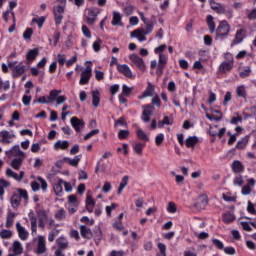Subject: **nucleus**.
<instances>
[{
	"label": "nucleus",
	"mask_w": 256,
	"mask_h": 256,
	"mask_svg": "<svg viewBox=\"0 0 256 256\" xmlns=\"http://www.w3.org/2000/svg\"><path fill=\"white\" fill-rule=\"evenodd\" d=\"M235 65V59L233 58V54L226 53L225 60L219 65V73L225 75V73H229L231 69H233Z\"/></svg>",
	"instance_id": "f257e3e1"
},
{
	"label": "nucleus",
	"mask_w": 256,
	"mask_h": 256,
	"mask_svg": "<svg viewBox=\"0 0 256 256\" xmlns=\"http://www.w3.org/2000/svg\"><path fill=\"white\" fill-rule=\"evenodd\" d=\"M129 59L131 61V67H137V69H139V71H141L142 73H145V71H147V65L145 64V60H143V58H141L139 55L131 54L129 56Z\"/></svg>",
	"instance_id": "f03ea898"
},
{
	"label": "nucleus",
	"mask_w": 256,
	"mask_h": 256,
	"mask_svg": "<svg viewBox=\"0 0 256 256\" xmlns=\"http://www.w3.org/2000/svg\"><path fill=\"white\" fill-rule=\"evenodd\" d=\"M38 181V182H37ZM37 181H32L30 183V187L34 193H37L39 189H42L43 193H47V189L49 185L47 184V181L43 179V177L38 176Z\"/></svg>",
	"instance_id": "7ed1b4c3"
},
{
	"label": "nucleus",
	"mask_w": 256,
	"mask_h": 256,
	"mask_svg": "<svg viewBox=\"0 0 256 256\" xmlns=\"http://www.w3.org/2000/svg\"><path fill=\"white\" fill-rule=\"evenodd\" d=\"M230 31H231V26H229V23L225 20L221 21L219 26L216 29L217 39H225V37L229 35Z\"/></svg>",
	"instance_id": "20e7f679"
},
{
	"label": "nucleus",
	"mask_w": 256,
	"mask_h": 256,
	"mask_svg": "<svg viewBox=\"0 0 256 256\" xmlns=\"http://www.w3.org/2000/svg\"><path fill=\"white\" fill-rule=\"evenodd\" d=\"M37 216H38V227H40V229H45V223L49 221V217H51V211L40 209L37 211Z\"/></svg>",
	"instance_id": "39448f33"
},
{
	"label": "nucleus",
	"mask_w": 256,
	"mask_h": 256,
	"mask_svg": "<svg viewBox=\"0 0 256 256\" xmlns=\"http://www.w3.org/2000/svg\"><path fill=\"white\" fill-rule=\"evenodd\" d=\"M100 11L99 8H88L85 11V17L88 25H95V21H97V17Z\"/></svg>",
	"instance_id": "423d86ee"
},
{
	"label": "nucleus",
	"mask_w": 256,
	"mask_h": 256,
	"mask_svg": "<svg viewBox=\"0 0 256 256\" xmlns=\"http://www.w3.org/2000/svg\"><path fill=\"white\" fill-rule=\"evenodd\" d=\"M142 116H141V120L144 123H149V121H151V117L153 115V113H155V107H153V105L151 104H146L142 106Z\"/></svg>",
	"instance_id": "0eeeda50"
},
{
	"label": "nucleus",
	"mask_w": 256,
	"mask_h": 256,
	"mask_svg": "<svg viewBox=\"0 0 256 256\" xmlns=\"http://www.w3.org/2000/svg\"><path fill=\"white\" fill-rule=\"evenodd\" d=\"M16 63L17 61L9 62L8 67L12 69L13 77H21L25 73V65H23V62H20L18 65Z\"/></svg>",
	"instance_id": "6e6552de"
},
{
	"label": "nucleus",
	"mask_w": 256,
	"mask_h": 256,
	"mask_svg": "<svg viewBox=\"0 0 256 256\" xmlns=\"http://www.w3.org/2000/svg\"><path fill=\"white\" fill-rule=\"evenodd\" d=\"M54 20L57 27L63 23V15L65 14V7L58 5L53 8Z\"/></svg>",
	"instance_id": "1a4fd4ad"
},
{
	"label": "nucleus",
	"mask_w": 256,
	"mask_h": 256,
	"mask_svg": "<svg viewBox=\"0 0 256 256\" xmlns=\"http://www.w3.org/2000/svg\"><path fill=\"white\" fill-rule=\"evenodd\" d=\"M36 255H43V253H47V242L45 241V237L39 236L37 247L34 250Z\"/></svg>",
	"instance_id": "9d476101"
},
{
	"label": "nucleus",
	"mask_w": 256,
	"mask_h": 256,
	"mask_svg": "<svg viewBox=\"0 0 256 256\" xmlns=\"http://www.w3.org/2000/svg\"><path fill=\"white\" fill-rule=\"evenodd\" d=\"M117 70L119 73L124 75V77H127V79H135V75L133 71H131V68L127 64H118Z\"/></svg>",
	"instance_id": "9b49d317"
},
{
	"label": "nucleus",
	"mask_w": 256,
	"mask_h": 256,
	"mask_svg": "<svg viewBox=\"0 0 256 256\" xmlns=\"http://www.w3.org/2000/svg\"><path fill=\"white\" fill-rule=\"evenodd\" d=\"M5 155L8 158H11V157L21 158V157H25V152L21 151V148L19 147V145H15L10 150H7L5 152Z\"/></svg>",
	"instance_id": "f8f14e48"
},
{
	"label": "nucleus",
	"mask_w": 256,
	"mask_h": 256,
	"mask_svg": "<svg viewBox=\"0 0 256 256\" xmlns=\"http://www.w3.org/2000/svg\"><path fill=\"white\" fill-rule=\"evenodd\" d=\"M91 75H92L91 66H86V68L81 73L79 85H87L91 79Z\"/></svg>",
	"instance_id": "ddd939ff"
},
{
	"label": "nucleus",
	"mask_w": 256,
	"mask_h": 256,
	"mask_svg": "<svg viewBox=\"0 0 256 256\" xmlns=\"http://www.w3.org/2000/svg\"><path fill=\"white\" fill-rule=\"evenodd\" d=\"M0 138H1V142L4 143V145H9L13 143V139H15V134L7 130H2L0 132Z\"/></svg>",
	"instance_id": "4468645a"
},
{
	"label": "nucleus",
	"mask_w": 256,
	"mask_h": 256,
	"mask_svg": "<svg viewBox=\"0 0 256 256\" xmlns=\"http://www.w3.org/2000/svg\"><path fill=\"white\" fill-rule=\"evenodd\" d=\"M70 123L77 133H81V130L85 128V121L79 119L76 116L70 119Z\"/></svg>",
	"instance_id": "2eb2a0df"
},
{
	"label": "nucleus",
	"mask_w": 256,
	"mask_h": 256,
	"mask_svg": "<svg viewBox=\"0 0 256 256\" xmlns=\"http://www.w3.org/2000/svg\"><path fill=\"white\" fill-rule=\"evenodd\" d=\"M16 231L21 241H27V239H29V231H27V229H25L19 222L16 223Z\"/></svg>",
	"instance_id": "dca6fc26"
},
{
	"label": "nucleus",
	"mask_w": 256,
	"mask_h": 256,
	"mask_svg": "<svg viewBox=\"0 0 256 256\" xmlns=\"http://www.w3.org/2000/svg\"><path fill=\"white\" fill-rule=\"evenodd\" d=\"M6 177H8L9 179H14V181H23V177H25V172L20 171V173L17 174L11 168H7Z\"/></svg>",
	"instance_id": "f3484780"
},
{
	"label": "nucleus",
	"mask_w": 256,
	"mask_h": 256,
	"mask_svg": "<svg viewBox=\"0 0 256 256\" xmlns=\"http://www.w3.org/2000/svg\"><path fill=\"white\" fill-rule=\"evenodd\" d=\"M246 35L247 31L245 29L237 30L232 45H239L240 43H243V39H245Z\"/></svg>",
	"instance_id": "a211bd4d"
},
{
	"label": "nucleus",
	"mask_w": 256,
	"mask_h": 256,
	"mask_svg": "<svg viewBox=\"0 0 256 256\" xmlns=\"http://www.w3.org/2000/svg\"><path fill=\"white\" fill-rule=\"evenodd\" d=\"M155 95V86L153 83L148 82V85L145 89V91L142 93L141 96L138 97V99H145L147 97H153Z\"/></svg>",
	"instance_id": "6ab92c4d"
},
{
	"label": "nucleus",
	"mask_w": 256,
	"mask_h": 256,
	"mask_svg": "<svg viewBox=\"0 0 256 256\" xmlns=\"http://www.w3.org/2000/svg\"><path fill=\"white\" fill-rule=\"evenodd\" d=\"M12 251L14 254H8V256H17V255H22L23 253V244L19 241H14L13 246H12Z\"/></svg>",
	"instance_id": "aec40b11"
},
{
	"label": "nucleus",
	"mask_w": 256,
	"mask_h": 256,
	"mask_svg": "<svg viewBox=\"0 0 256 256\" xmlns=\"http://www.w3.org/2000/svg\"><path fill=\"white\" fill-rule=\"evenodd\" d=\"M80 234L83 239H92L93 238V232L91 231V228L87 227L86 225L80 226Z\"/></svg>",
	"instance_id": "412c9836"
},
{
	"label": "nucleus",
	"mask_w": 256,
	"mask_h": 256,
	"mask_svg": "<svg viewBox=\"0 0 256 256\" xmlns=\"http://www.w3.org/2000/svg\"><path fill=\"white\" fill-rule=\"evenodd\" d=\"M112 25L114 27H117L118 25H120V27H122L123 25V22H122V19L123 17L121 16V13L117 12V11H113V14H112Z\"/></svg>",
	"instance_id": "4be33fe9"
},
{
	"label": "nucleus",
	"mask_w": 256,
	"mask_h": 256,
	"mask_svg": "<svg viewBox=\"0 0 256 256\" xmlns=\"http://www.w3.org/2000/svg\"><path fill=\"white\" fill-rule=\"evenodd\" d=\"M69 145H70L69 141H67V140H58L54 144V149H55V151H59V149H61L62 151H65V150L69 149Z\"/></svg>",
	"instance_id": "5701e85b"
},
{
	"label": "nucleus",
	"mask_w": 256,
	"mask_h": 256,
	"mask_svg": "<svg viewBox=\"0 0 256 256\" xmlns=\"http://www.w3.org/2000/svg\"><path fill=\"white\" fill-rule=\"evenodd\" d=\"M53 189L55 195L61 197L63 195V179H59L57 183H54Z\"/></svg>",
	"instance_id": "b1692460"
},
{
	"label": "nucleus",
	"mask_w": 256,
	"mask_h": 256,
	"mask_svg": "<svg viewBox=\"0 0 256 256\" xmlns=\"http://www.w3.org/2000/svg\"><path fill=\"white\" fill-rule=\"evenodd\" d=\"M99 103H101V92L99 90L92 91V105L93 107H99Z\"/></svg>",
	"instance_id": "393cba45"
},
{
	"label": "nucleus",
	"mask_w": 256,
	"mask_h": 256,
	"mask_svg": "<svg viewBox=\"0 0 256 256\" xmlns=\"http://www.w3.org/2000/svg\"><path fill=\"white\" fill-rule=\"evenodd\" d=\"M232 171L233 173H243L245 171V166H243V163L239 160H235L232 163Z\"/></svg>",
	"instance_id": "a878e982"
},
{
	"label": "nucleus",
	"mask_w": 256,
	"mask_h": 256,
	"mask_svg": "<svg viewBox=\"0 0 256 256\" xmlns=\"http://www.w3.org/2000/svg\"><path fill=\"white\" fill-rule=\"evenodd\" d=\"M15 217H17V213L9 211L6 216V228L10 229V227H13V223L15 221Z\"/></svg>",
	"instance_id": "bb28decb"
},
{
	"label": "nucleus",
	"mask_w": 256,
	"mask_h": 256,
	"mask_svg": "<svg viewBox=\"0 0 256 256\" xmlns=\"http://www.w3.org/2000/svg\"><path fill=\"white\" fill-rule=\"evenodd\" d=\"M10 203L13 209H17L19 205H21V196H19L17 193H14L11 196Z\"/></svg>",
	"instance_id": "cd10ccee"
},
{
	"label": "nucleus",
	"mask_w": 256,
	"mask_h": 256,
	"mask_svg": "<svg viewBox=\"0 0 256 256\" xmlns=\"http://www.w3.org/2000/svg\"><path fill=\"white\" fill-rule=\"evenodd\" d=\"M215 11V13H218V15H225L227 13V9L224 4L217 3L213 4L211 7Z\"/></svg>",
	"instance_id": "c85d7f7f"
},
{
	"label": "nucleus",
	"mask_w": 256,
	"mask_h": 256,
	"mask_svg": "<svg viewBox=\"0 0 256 256\" xmlns=\"http://www.w3.org/2000/svg\"><path fill=\"white\" fill-rule=\"evenodd\" d=\"M24 160H25V157L14 158L10 164L12 169H15V171H19V169H21V165H23Z\"/></svg>",
	"instance_id": "c756f323"
},
{
	"label": "nucleus",
	"mask_w": 256,
	"mask_h": 256,
	"mask_svg": "<svg viewBox=\"0 0 256 256\" xmlns=\"http://www.w3.org/2000/svg\"><path fill=\"white\" fill-rule=\"evenodd\" d=\"M7 187H11V182L1 178L0 179V199H3V196L5 195V189Z\"/></svg>",
	"instance_id": "7c9ffc66"
},
{
	"label": "nucleus",
	"mask_w": 256,
	"mask_h": 256,
	"mask_svg": "<svg viewBox=\"0 0 256 256\" xmlns=\"http://www.w3.org/2000/svg\"><path fill=\"white\" fill-rule=\"evenodd\" d=\"M38 56H39V49L34 48L28 51V53L26 54V59L27 61H35V59H37Z\"/></svg>",
	"instance_id": "2f4dec72"
},
{
	"label": "nucleus",
	"mask_w": 256,
	"mask_h": 256,
	"mask_svg": "<svg viewBox=\"0 0 256 256\" xmlns=\"http://www.w3.org/2000/svg\"><path fill=\"white\" fill-rule=\"evenodd\" d=\"M56 243L58 245V249L64 250L67 249V247H69V241H67V239L65 238V236H61L56 240Z\"/></svg>",
	"instance_id": "473e14b6"
},
{
	"label": "nucleus",
	"mask_w": 256,
	"mask_h": 256,
	"mask_svg": "<svg viewBox=\"0 0 256 256\" xmlns=\"http://www.w3.org/2000/svg\"><path fill=\"white\" fill-rule=\"evenodd\" d=\"M197 143H199V138L197 136H190L185 141L186 147L192 148V149L193 147H195Z\"/></svg>",
	"instance_id": "72a5a7b5"
},
{
	"label": "nucleus",
	"mask_w": 256,
	"mask_h": 256,
	"mask_svg": "<svg viewBox=\"0 0 256 256\" xmlns=\"http://www.w3.org/2000/svg\"><path fill=\"white\" fill-rule=\"evenodd\" d=\"M145 143L137 142L133 144L132 149L136 155H143V149H145Z\"/></svg>",
	"instance_id": "f704fd0d"
},
{
	"label": "nucleus",
	"mask_w": 256,
	"mask_h": 256,
	"mask_svg": "<svg viewBox=\"0 0 256 256\" xmlns=\"http://www.w3.org/2000/svg\"><path fill=\"white\" fill-rule=\"evenodd\" d=\"M62 91L61 90H51L49 93V96L47 97L49 103H53V101H57V98L59 97V95H61Z\"/></svg>",
	"instance_id": "c9c22d12"
},
{
	"label": "nucleus",
	"mask_w": 256,
	"mask_h": 256,
	"mask_svg": "<svg viewBox=\"0 0 256 256\" xmlns=\"http://www.w3.org/2000/svg\"><path fill=\"white\" fill-rule=\"evenodd\" d=\"M237 97H241L242 99H247V87L245 85L238 86L236 88Z\"/></svg>",
	"instance_id": "e433bc0d"
},
{
	"label": "nucleus",
	"mask_w": 256,
	"mask_h": 256,
	"mask_svg": "<svg viewBox=\"0 0 256 256\" xmlns=\"http://www.w3.org/2000/svg\"><path fill=\"white\" fill-rule=\"evenodd\" d=\"M234 219H235V214L229 211L222 214V221L226 224L233 223Z\"/></svg>",
	"instance_id": "4c0bfd02"
},
{
	"label": "nucleus",
	"mask_w": 256,
	"mask_h": 256,
	"mask_svg": "<svg viewBox=\"0 0 256 256\" xmlns=\"http://www.w3.org/2000/svg\"><path fill=\"white\" fill-rule=\"evenodd\" d=\"M132 37H137L138 41L140 43H143V41H147V38L143 35V30L136 29L132 32Z\"/></svg>",
	"instance_id": "58836bf2"
},
{
	"label": "nucleus",
	"mask_w": 256,
	"mask_h": 256,
	"mask_svg": "<svg viewBox=\"0 0 256 256\" xmlns=\"http://www.w3.org/2000/svg\"><path fill=\"white\" fill-rule=\"evenodd\" d=\"M248 143H249V136H245L237 142L235 149H245Z\"/></svg>",
	"instance_id": "ea45409f"
},
{
	"label": "nucleus",
	"mask_w": 256,
	"mask_h": 256,
	"mask_svg": "<svg viewBox=\"0 0 256 256\" xmlns=\"http://www.w3.org/2000/svg\"><path fill=\"white\" fill-rule=\"evenodd\" d=\"M54 217L57 221H63L67 217V212L64 208H60L55 214Z\"/></svg>",
	"instance_id": "a19ab883"
},
{
	"label": "nucleus",
	"mask_w": 256,
	"mask_h": 256,
	"mask_svg": "<svg viewBox=\"0 0 256 256\" xmlns=\"http://www.w3.org/2000/svg\"><path fill=\"white\" fill-rule=\"evenodd\" d=\"M46 19H47V18H46L45 16L36 17V18H33V19H32V23H37L38 28H39V29H42V28H43V25L45 24Z\"/></svg>",
	"instance_id": "79ce46f5"
},
{
	"label": "nucleus",
	"mask_w": 256,
	"mask_h": 256,
	"mask_svg": "<svg viewBox=\"0 0 256 256\" xmlns=\"http://www.w3.org/2000/svg\"><path fill=\"white\" fill-rule=\"evenodd\" d=\"M17 195H19L20 199H24V201H29V193H27V190L23 188H18Z\"/></svg>",
	"instance_id": "37998d69"
},
{
	"label": "nucleus",
	"mask_w": 256,
	"mask_h": 256,
	"mask_svg": "<svg viewBox=\"0 0 256 256\" xmlns=\"http://www.w3.org/2000/svg\"><path fill=\"white\" fill-rule=\"evenodd\" d=\"M207 25L210 33H215V21H213V17L211 15L207 16Z\"/></svg>",
	"instance_id": "c03bdc74"
},
{
	"label": "nucleus",
	"mask_w": 256,
	"mask_h": 256,
	"mask_svg": "<svg viewBox=\"0 0 256 256\" xmlns=\"http://www.w3.org/2000/svg\"><path fill=\"white\" fill-rule=\"evenodd\" d=\"M1 239H11L13 237V232L11 230L3 229L0 231Z\"/></svg>",
	"instance_id": "a18cd8bd"
},
{
	"label": "nucleus",
	"mask_w": 256,
	"mask_h": 256,
	"mask_svg": "<svg viewBox=\"0 0 256 256\" xmlns=\"http://www.w3.org/2000/svg\"><path fill=\"white\" fill-rule=\"evenodd\" d=\"M136 135L140 141H149V136L143 131V129H138Z\"/></svg>",
	"instance_id": "49530a36"
},
{
	"label": "nucleus",
	"mask_w": 256,
	"mask_h": 256,
	"mask_svg": "<svg viewBox=\"0 0 256 256\" xmlns=\"http://www.w3.org/2000/svg\"><path fill=\"white\" fill-rule=\"evenodd\" d=\"M31 37H33V28H26L23 32L24 41H31Z\"/></svg>",
	"instance_id": "de8ad7c7"
},
{
	"label": "nucleus",
	"mask_w": 256,
	"mask_h": 256,
	"mask_svg": "<svg viewBox=\"0 0 256 256\" xmlns=\"http://www.w3.org/2000/svg\"><path fill=\"white\" fill-rule=\"evenodd\" d=\"M132 92L133 87H129L127 86V84L122 85V95H124V97H129V95H131Z\"/></svg>",
	"instance_id": "09e8293b"
},
{
	"label": "nucleus",
	"mask_w": 256,
	"mask_h": 256,
	"mask_svg": "<svg viewBox=\"0 0 256 256\" xmlns=\"http://www.w3.org/2000/svg\"><path fill=\"white\" fill-rule=\"evenodd\" d=\"M145 26V29H142L143 35H149L150 33H153V28L155 27L153 22H150V24H146Z\"/></svg>",
	"instance_id": "8fccbe9b"
},
{
	"label": "nucleus",
	"mask_w": 256,
	"mask_h": 256,
	"mask_svg": "<svg viewBox=\"0 0 256 256\" xmlns=\"http://www.w3.org/2000/svg\"><path fill=\"white\" fill-rule=\"evenodd\" d=\"M1 89H4V91H9V89H11V83L9 80L3 82V79L0 78V91Z\"/></svg>",
	"instance_id": "3c124183"
},
{
	"label": "nucleus",
	"mask_w": 256,
	"mask_h": 256,
	"mask_svg": "<svg viewBox=\"0 0 256 256\" xmlns=\"http://www.w3.org/2000/svg\"><path fill=\"white\" fill-rule=\"evenodd\" d=\"M103 43L102 39L97 38L96 41L92 44L93 50L95 53H99L101 51V44Z\"/></svg>",
	"instance_id": "603ef678"
},
{
	"label": "nucleus",
	"mask_w": 256,
	"mask_h": 256,
	"mask_svg": "<svg viewBox=\"0 0 256 256\" xmlns=\"http://www.w3.org/2000/svg\"><path fill=\"white\" fill-rule=\"evenodd\" d=\"M212 243L216 247V249H219L220 251H222V249H225V245L223 244V242L217 238H213Z\"/></svg>",
	"instance_id": "864d4df0"
},
{
	"label": "nucleus",
	"mask_w": 256,
	"mask_h": 256,
	"mask_svg": "<svg viewBox=\"0 0 256 256\" xmlns=\"http://www.w3.org/2000/svg\"><path fill=\"white\" fill-rule=\"evenodd\" d=\"M79 161H81V155H76L73 159L70 158L68 165H71V167H77L79 165Z\"/></svg>",
	"instance_id": "5fc2aeb1"
},
{
	"label": "nucleus",
	"mask_w": 256,
	"mask_h": 256,
	"mask_svg": "<svg viewBox=\"0 0 256 256\" xmlns=\"http://www.w3.org/2000/svg\"><path fill=\"white\" fill-rule=\"evenodd\" d=\"M239 75L242 79L249 77V75H251V67L246 66L243 70L240 71Z\"/></svg>",
	"instance_id": "6e6d98bb"
},
{
	"label": "nucleus",
	"mask_w": 256,
	"mask_h": 256,
	"mask_svg": "<svg viewBox=\"0 0 256 256\" xmlns=\"http://www.w3.org/2000/svg\"><path fill=\"white\" fill-rule=\"evenodd\" d=\"M253 5H254V9H252L250 11V13H248L247 15V18L250 20V21H253L256 19V0L253 1Z\"/></svg>",
	"instance_id": "4d7b16f0"
},
{
	"label": "nucleus",
	"mask_w": 256,
	"mask_h": 256,
	"mask_svg": "<svg viewBox=\"0 0 256 256\" xmlns=\"http://www.w3.org/2000/svg\"><path fill=\"white\" fill-rule=\"evenodd\" d=\"M57 235H59V230L55 229L52 230L51 232H49L48 234V241L50 243H53L55 241V238L57 237Z\"/></svg>",
	"instance_id": "13d9d810"
},
{
	"label": "nucleus",
	"mask_w": 256,
	"mask_h": 256,
	"mask_svg": "<svg viewBox=\"0 0 256 256\" xmlns=\"http://www.w3.org/2000/svg\"><path fill=\"white\" fill-rule=\"evenodd\" d=\"M244 183L245 181L243 180V176L241 175L236 176L233 180V184L238 185V187H243Z\"/></svg>",
	"instance_id": "bf43d9fd"
},
{
	"label": "nucleus",
	"mask_w": 256,
	"mask_h": 256,
	"mask_svg": "<svg viewBox=\"0 0 256 256\" xmlns=\"http://www.w3.org/2000/svg\"><path fill=\"white\" fill-rule=\"evenodd\" d=\"M57 62L59 63V65H61L63 67V65H65V63L67 62V55L58 54L57 55Z\"/></svg>",
	"instance_id": "052dcab7"
},
{
	"label": "nucleus",
	"mask_w": 256,
	"mask_h": 256,
	"mask_svg": "<svg viewBox=\"0 0 256 256\" xmlns=\"http://www.w3.org/2000/svg\"><path fill=\"white\" fill-rule=\"evenodd\" d=\"M168 59H169V57L167 56V54H165V53H160V54H159L158 63H160V64H162V65H167Z\"/></svg>",
	"instance_id": "680f3d73"
},
{
	"label": "nucleus",
	"mask_w": 256,
	"mask_h": 256,
	"mask_svg": "<svg viewBox=\"0 0 256 256\" xmlns=\"http://www.w3.org/2000/svg\"><path fill=\"white\" fill-rule=\"evenodd\" d=\"M129 137V130H120L118 132V139L123 140Z\"/></svg>",
	"instance_id": "e2e57ef3"
},
{
	"label": "nucleus",
	"mask_w": 256,
	"mask_h": 256,
	"mask_svg": "<svg viewBox=\"0 0 256 256\" xmlns=\"http://www.w3.org/2000/svg\"><path fill=\"white\" fill-rule=\"evenodd\" d=\"M223 250L226 255H235L237 253V250H235V247H232V246L225 247L223 248Z\"/></svg>",
	"instance_id": "0e129e2a"
},
{
	"label": "nucleus",
	"mask_w": 256,
	"mask_h": 256,
	"mask_svg": "<svg viewBox=\"0 0 256 256\" xmlns=\"http://www.w3.org/2000/svg\"><path fill=\"white\" fill-rule=\"evenodd\" d=\"M163 141H165V134L160 133L155 137V144L156 145H161L163 143Z\"/></svg>",
	"instance_id": "69168bd1"
},
{
	"label": "nucleus",
	"mask_w": 256,
	"mask_h": 256,
	"mask_svg": "<svg viewBox=\"0 0 256 256\" xmlns=\"http://www.w3.org/2000/svg\"><path fill=\"white\" fill-rule=\"evenodd\" d=\"M82 33L84 36H86L87 39H91V30H89V27L86 25L82 26Z\"/></svg>",
	"instance_id": "338daca9"
},
{
	"label": "nucleus",
	"mask_w": 256,
	"mask_h": 256,
	"mask_svg": "<svg viewBox=\"0 0 256 256\" xmlns=\"http://www.w3.org/2000/svg\"><path fill=\"white\" fill-rule=\"evenodd\" d=\"M251 191H253L251 186L246 184L245 186L242 187L241 193L242 195H251Z\"/></svg>",
	"instance_id": "774afa93"
}]
</instances>
